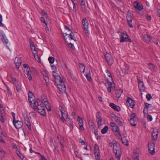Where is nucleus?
<instances>
[{
    "label": "nucleus",
    "mask_w": 160,
    "mask_h": 160,
    "mask_svg": "<svg viewBox=\"0 0 160 160\" xmlns=\"http://www.w3.org/2000/svg\"><path fill=\"white\" fill-rule=\"evenodd\" d=\"M44 79L46 81V85L47 86L49 85V81L48 75H47L43 77Z\"/></svg>",
    "instance_id": "obj_35"
},
{
    "label": "nucleus",
    "mask_w": 160,
    "mask_h": 160,
    "mask_svg": "<svg viewBox=\"0 0 160 160\" xmlns=\"http://www.w3.org/2000/svg\"><path fill=\"white\" fill-rule=\"evenodd\" d=\"M110 106L112 108L117 111H119L120 110V107L119 106L113 103H110Z\"/></svg>",
    "instance_id": "obj_22"
},
{
    "label": "nucleus",
    "mask_w": 160,
    "mask_h": 160,
    "mask_svg": "<svg viewBox=\"0 0 160 160\" xmlns=\"http://www.w3.org/2000/svg\"><path fill=\"white\" fill-rule=\"evenodd\" d=\"M32 108L34 110H35L37 108V104L36 103V102L35 100L33 101H32L31 102H29Z\"/></svg>",
    "instance_id": "obj_29"
},
{
    "label": "nucleus",
    "mask_w": 160,
    "mask_h": 160,
    "mask_svg": "<svg viewBox=\"0 0 160 160\" xmlns=\"http://www.w3.org/2000/svg\"><path fill=\"white\" fill-rule=\"evenodd\" d=\"M116 122L120 126H122L123 125V122L121 121L120 119V118L119 117H118L115 120Z\"/></svg>",
    "instance_id": "obj_31"
},
{
    "label": "nucleus",
    "mask_w": 160,
    "mask_h": 160,
    "mask_svg": "<svg viewBox=\"0 0 160 160\" xmlns=\"http://www.w3.org/2000/svg\"><path fill=\"white\" fill-rule=\"evenodd\" d=\"M108 126H105L103 129L101 130V132L102 134L105 133L108 130Z\"/></svg>",
    "instance_id": "obj_38"
},
{
    "label": "nucleus",
    "mask_w": 160,
    "mask_h": 160,
    "mask_svg": "<svg viewBox=\"0 0 160 160\" xmlns=\"http://www.w3.org/2000/svg\"><path fill=\"white\" fill-rule=\"evenodd\" d=\"M80 3L81 8L82 10L83 11H85L86 10L87 7L85 5V2L84 0L79 1Z\"/></svg>",
    "instance_id": "obj_26"
},
{
    "label": "nucleus",
    "mask_w": 160,
    "mask_h": 160,
    "mask_svg": "<svg viewBox=\"0 0 160 160\" xmlns=\"http://www.w3.org/2000/svg\"><path fill=\"white\" fill-rule=\"evenodd\" d=\"M79 68L81 72L84 73L85 68L84 64L82 63H80L79 65Z\"/></svg>",
    "instance_id": "obj_32"
},
{
    "label": "nucleus",
    "mask_w": 160,
    "mask_h": 160,
    "mask_svg": "<svg viewBox=\"0 0 160 160\" xmlns=\"http://www.w3.org/2000/svg\"><path fill=\"white\" fill-rule=\"evenodd\" d=\"M112 130L113 131L117 132V133L120 136H121V135L119 132V129L118 126H116L115 127H114L112 128Z\"/></svg>",
    "instance_id": "obj_30"
},
{
    "label": "nucleus",
    "mask_w": 160,
    "mask_h": 160,
    "mask_svg": "<svg viewBox=\"0 0 160 160\" xmlns=\"http://www.w3.org/2000/svg\"><path fill=\"white\" fill-rule=\"evenodd\" d=\"M40 160H47L46 158L43 155L41 156V159Z\"/></svg>",
    "instance_id": "obj_63"
},
{
    "label": "nucleus",
    "mask_w": 160,
    "mask_h": 160,
    "mask_svg": "<svg viewBox=\"0 0 160 160\" xmlns=\"http://www.w3.org/2000/svg\"><path fill=\"white\" fill-rule=\"evenodd\" d=\"M143 39L144 42L148 43L151 41V37L147 34H145L143 36Z\"/></svg>",
    "instance_id": "obj_24"
},
{
    "label": "nucleus",
    "mask_w": 160,
    "mask_h": 160,
    "mask_svg": "<svg viewBox=\"0 0 160 160\" xmlns=\"http://www.w3.org/2000/svg\"><path fill=\"white\" fill-rule=\"evenodd\" d=\"M53 73L52 75L54 77L55 83L56 85L61 83V82H65V78H62V79L60 76L58 75L57 73H55L54 71H53Z\"/></svg>",
    "instance_id": "obj_5"
},
{
    "label": "nucleus",
    "mask_w": 160,
    "mask_h": 160,
    "mask_svg": "<svg viewBox=\"0 0 160 160\" xmlns=\"http://www.w3.org/2000/svg\"><path fill=\"white\" fill-rule=\"evenodd\" d=\"M113 151L115 154L116 158L118 160H119L122 154L121 147L119 143L118 142L113 146Z\"/></svg>",
    "instance_id": "obj_3"
},
{
    "label": "nucleus",
    "mask_w": 160,
    "mask_h": 160,
    "mask_svg": "<svg viewBox=\"0 0 160 160\" xmlns=\"http://www.w3.org/2000/svg\"><path fill=\"white\" fill-rule=\"evenodd\" d=\"M12 122L15 127L17 129H20L23 125L22 123L20 121L15 120L12 121Z\"/></svg>",
    "instance_id": "obj_13"
},
{
    "label": "nucleus",
    "mask_w": 160,
    "mask_h": 160,
    "mask_svg": "<svg viewBox=\"0 0 160 160\" xmlns=\"http://www.w3.org/2000/svg\"><path fill=\"white\" fill-rule=\"evenodd\" d=\"M65 28L66 30H67L68 32H70L72 31L71 29L68 26H65Z\"/></svg>",
    "instance_id": "obj_59"
},
{
    "label": "nucleus",
    "mask_w": 160,
    "mask_h": 160,
    "mask_svg": "<svg viewBox=\"0 0 160 160\" xmlns=\"http://www.w3.org/2000/svg\"><path fill=\"white\" fill-rule=\"evenodd\" d=\"M79 142L81 143L82 145H85V142L82 139V138H80L79 140Z\"/></svg>",
    "instance_id": "obj_57"
},
{
    "label": "nucleus",
    "mask_w": 160,
    "mask_h": 160,
    "mask_svg": "<svg viewBox=\"0 0 160 160\" xmlns=\"http://www.w3.org/2000/svg\"><path fill=\"white\" fill-rule=\"evenodd\" d=\"M23 117L24 119V122L29 130H31V124L28 117L25 113H22Z\"/></svg>",
    "instance_id": "obj_6"
},
{
    "label": "nucleus",
    "mask_w": 160,
    "mask_h": 160,
    "mask_svg": "<svg viewBox=\"0 0 160 160\" xmlns=\"http://www.w3.org/2000/svg\"><path fill=\"white\" fill-rule=\"evenodd\" d=\"M110 125L112 128L113 127L114 128V127H115L116 126H117L116 124L115 123L112 122H110Z\"/></svg>",
    "instance_id": "obj_61"
},
{
    "label": "nucleus",
    "mask_w": 160,
    "mask_h": 160,
    "mask_svg": "<svg viewBox=\"0 0 160 160\" xmlns=\"http://www.w3.org/2000/svg\"><path fill=\"white\" fill-rule=\"evenodd\" d=\"M62 34L63 35V36L64 37V40L65 41V42H67L66 41V39L65 38V36H67L68 35L69 37V38L72 40H74V41H76V40L75 39H74V34L73 32L72 31H71L70 32V33L68 34L67 33V32H62Z\"/></svg>",
    "instance_id": "obj_15"
},
{
    "label": "nucleus",
    "mask_w": 160,
    "mask_h": 160,
    "mask_svg": "<svg viewBox=\"0 0 160 160\" xmlns=\"http://www.w3.org/2000/svg\"><path fill=\"white\" fill-rule=\"evenodd\" d=\"M2 15L0 14V26L1 27H2L4 26L3 24L2 23Z\"/></svg>",
    "instance_id": "obj_50"
},
{
    "label": "nucleus",
    "mask_w": 160,
    "mask_h": 160,
    "mask_svg": "<svg viewBox=\"0 0 160 160\" xmlns=\"http://www.w3.org/2000/svg\"><path fill=\"white\" fill-rule=\"evenodd\" d=\"M106 74L109 77L111 78V80H112V78L111 77V73L108 70H106Z\"/></svg>",
    "instance_id": "obj_43"
},
{
    "label": "nucleus",
    "mask_w": 160,
    "mask_h": 160,
    "mask_svg": "<svg viewBox=\"0 0 160 160\" xmlns=\"http://www.w3.org/2000/svg\"><path fill=\"white\" fill-rule=\"evenodd\" d=\"M105 57L108 64L111 65L114 62V60L111 55L109 53H107L105 54Z\"/></svg>",
    "instance_id": "obj_8"
},
{
    "label": "nucleus",
    "mask_w": 160,
    "mask_h": 160,
    "mask_svg": "<svg viewBox=\"0 0 160 160\" xmlns=\"http://www.w3.org/2000/svg\"><path fill=\"white\" fill-rule=\"evenodd\" d=\"M24 72L27 75V78L29 81L32 80V77L31 76L32 72L30 68H27V69L25 70Z\"/></svg>",
    "instance_id": "obj_20"
},
{
    "label": "nucleus",
    "mask_w": 160,
    "mask_h": 160,
    "mask_svg": "<svg viewBox=\"0 0 160 160\" xmlns=\"http://www.w3.org/2000/svg\"><path fill=\"white\" fill-rule=\"evenodd\" d=\"M134 6V8L136 9L138 11H141L143 9V7L142 5H140L139 3L137 1H135L133 2Z\"/></svg>",
    "instance_id": "obj_18"
},
{
    "label": "nucleus",
    "mask_w": 160,
    "mask_h": 160,
    "mask_svg": "<svg viewBox=\"0 0 160 160\" xmlns=\"http://www.w3.org/2000/svg\"><path fill=\"white\" fill-rule=\"evenodd\" d=\"M133 17L131 14L130 13L129 14H128L127 16V22H130L132 21L133 19Z\"/></svg>",
    "instance_id": "obj_34"
},
{
    "label": "nucleus",
    "mask_w": 160,
    "mask_h": 160,
    "mask_svg": "<svg viewBox=\"0 0 160 160\" xmlns=\"http://www.w3.org/2000/svg\"><path fill=\"white\" fill-rule=\"evenodd\" d=\"M127 22L129 27L131 28H132L133 25H132V21H130V22Z\"/></svg>",
    "instance_id": "obj_56"
},
{
    "label": "nucleus",
    "mask_w": 160,
    "mask_h": 160,
    "mask_svg": "<svg viewBox=\"0 0 160 160\" xmlns=\"http://www.w3.org/2000/svg\"><path fill=\"white\" fill-rule=\"evenodd\" d=\"M96 120L99 126L102 125L101 122L102 121V119L100 113L99 112H98L96 113Z\"/></svg>",
    "instance_id": "obj_17"
},
{
    "label": "nucleus",
    "mask_w": 160,
    "mask_h": 160,
    "mask_svg": "<svg viewBox=\"0 0 160 160\" xmlns=\"http://www.w3.org/2000/svg\"><path fill=\"white\" fill-rule=\"evenodd\" d=\"M147 118L148 121H151L152 120V116L150 115H148V116Z\"/></svg>",
    "instance_id": "obj_53"
},
{
    "label": "nucleus",
    "mask_w": 160,
    "mask_h": 160,
    "mask_svg": "<svg viewBox=\"0 0 160 160\" xmlns=\"http://www.w3.org/2000/svg\"><path fill=\"white\" fill-rule=\"evenodd\" d=\"M78 123L79 125H83V122L82 119L80 118L79 116H78Z\"/></svg>",
    "instance_id": "obj_41"
},
{
    "label": "nucleus",
    "mask_w": 160,
    "mask_h": 160,
    "mask_svg": "<svg viewBox=\"0 0 160 160\" xmlns=\"http://www.w3.org/2000/svg\"><path fill=\"white\" fill-rule=\"evenodd\" d=\"M111 116L115 120L116 119V118H117V117H118V116L114 114H112V113L111 114Z\"/></svg>",
    "instance_id": "obj_58"
},
{
    "label": "nucleus",
    "mask_w": 160,
    "mask_h": 160,
    "mask_svg": "<svg viewBox=\"0 0 160 160\" xmlns=\"http://www.w3.org/2000/svg\"><path fill=\"white\" fill-rule=\"evenodd\" d=\"M74 153L75 154L76 157L77 158L80 159L82 160V158L79 156L78 152L77 151H75Z\"/></svg>",
    "instance_id": "obj_54"
},
{
    "label": "nucleus",
    "mask_w": 160,
    "mask_h": 160,
    "mask_svg": "<svg viewBox=\"0 0 160 160\" xmlns=\"http://www.w3.org/2000/svg\"><path fill=\"white\" fill-rule=\"evenodd\" d=\"M94 154L97 159H100V154L98 147L97 144L94 145Z\"/></svg>",
    "instance_id": "obj_12"
},
{
    "label": "nucleus",
    "mask_w": 160,
    "mask_h": 160,
    "mask_svg": "<svg viewBox=\"0 0 160 160\" xmlns=\"http://www.w3.org/2000/svg\"><path fill=\"white\" fill-rule=\"evenodd\" d=\"M151 106V104H148L147 103H145V108L148 109Z\"/></svg>",
    "instance_id": "obj_47"
},
{
    "label": "nucleus",
    "mask_w": 160,
    "mask_h": 160,
    "mask_svg": "<svg viewBox=\"0 0 160 160\" xmlns=\"http://www.w3.org/2000/svg\"><path fill=\"white\" fill-rule=\"evenodd\" d=\"M40 99H37L38 104L37 109L38 112L41 115L45 116L46 115V112L44 106L49 111H51V107L48 103L47 98L43 95L41 96Z\"/></svg>",
    "instance_id": "obj_1"
},
{
    "label": "nucleus",
    "mask_w": 160,
    "mask_h": 160,
    "mask_svg": "<svg viewBox=\"0 0 160 160\" xmlns=\"http://www.w3.org/2000/svg\"><path fill=\"white\" fill-rule=\"evenodd\" d=\"M148 150L151 155H153L155 153V144L152 141L149 142L148 143Z\"/></svg>",
    "instance_id": "obj_7"
},
{
    "label": "nucleus",
    "mask_w": 160,
    "mask_h": 160,
    "mask_svg": "<svg viewBox=\"0 0 160 160\" xmlns=\"http://www.w3.org/2000/svg\"><path fill=\"white\" fill-rule=\"evenodd\" d=\"M121 140L122 143L124 144L126 146L128 145V141L125 138H123V139L122 138Z\"/></svg>",
    "instance_id": "obj_39"
},
{
    "label": "nucleus",
    "mask_w": 160,
    "mask_h": 160,
    "mask_svg": "<svg viewBox=\"0 0 160 160\" xmlns=\"http://www.w3.org/2000/svg\"><path fill=\"white\" fill-rule=\"evenodd\" d=\"M110 86H111L112 89L115 90V84L113 83V81L112 82H110Z\"/></svg>",
    "instance_id": "obj_45"
},
{
    "label": "nucleus",
    "mask_w": 160,
    "mask_h": 160,
    "mask_svg": "<svg viewBox=\"0 0 160 160\" xmlns=\"http://www.w3.org/2000/svg\"><path fill=\"white\" fill-rule=\"evenodd\" d=\"M61 113L62 115L60 117V119L62 122H64L65 120L64 117L69 119V118L68 117V114L65 111H62V112Z\"/></svg>",
    "instance_id": "obj_19"
},
{
    "label": "nucleus",
    "mask_w": 160,
    "mask_h": 160,
    "mask_svg": "<svg viewBox=\"0 0 160 160\" xmlns=\"http://www.w3.org/2000/svg\"><path fill=\"white\" fill-rule=\"evenodd\" d=\"M158 131H156V132L153 131L152 133V139L154 140H157L158 136Z\"/></svg>",
    "instance_id": "obj_27"
},
{
    "label": "nucleus",
    "mask_w": 160,
    "mask_h": 160,
    "mask_svg": "<svg viewBox=\"0 0 160 160\" xmlns=\"http://www.w3.org/2000/svg\"><path fill=\"white\" fill-rule=\"evenodd\" d=\"M0 36L3 42L5 45H7L8 42V40L3 32L1 31L0 32Z\"/></svg>",
    "instance_id": "obj_10"
},
{
    "label": "nucleus",
    "mask_w": 160,
    "mask_h": 160,
    "mask_svg": "<svg viewBox=\"0 0 160 160\" xmlns=\"http://www.w3.org/2000/svg\"><path fill=\"white\" fill-rule=\"evenodd\" d=\"M86 77L88 81H90L92 80V78L90 73L86 74Z\"/></svg>",
    "instance_id": "obj_44"
},
{
    "label": "nucleus",
    "mask_w": 160,
    "mask_h": 160,
    "mask_svg": "<svg viewBox=\"0 0 160 160\" xmlns=\"http://www.w3.org/2000/svg\"><path fill=\"white\" fill-rule=\"evenodd\" d=\"M137 80L138 82V88L140 91V92L144 91H145V87L143 82L138 78Z\"/></svg>",
    "instance_id": "obj_16"
},
{
    "label": "nucleus",
    "mask_w": 160,
    "mask_h": 160,
    "mask_svg": "<svg viewBox=\"0 0 160 160\" xmlns=\"http://www.w3.org/2000/svg\"><path fill=\"white\" fill-rule=\"evenodd\" d=\"M126 103L128 107H130L132 108L134 107L135 103L134 101L129 98H127Z\"/></svg>",
    "instance_id": "obj_14"
},
{
    "label": "nucleus",
    "mask_w": 160,
    "mask_h": 160,
    "mask_svg": "<svg viewBox=\"0 0 160 160\" xmlns=\"http://www.w3.org/2000/svg\"><path fill=\"white\" fill-rule=\"evenodd\" d=\"M41 20L42 22H43L45 24L46 26H47L48 25L47 23L46 22L44 18L41 17Z\"/></svg>",
    "instance_id": "obj_52"
},
{
    "label": "nucleus",
    "mask_w": 160,
    "mask_h": 160,
    "mask_svg": "<svg viewBox=\"0 0 160 160\" xmlns=\"http://www.w3.org/2000/svg\"><path fill=\"white\" fill-rule=\"evenodd\" d=\"M41 73L43 75V77L47 75H48V73L47 72L45 71H42Z\"/></svg>",
    "instance_id": "obj_51"
},
{
    "label": "nucleus",
    "mask_w": 160,
    "mask_h": 160,
    "mask_svg": "<svg viewBox=\"0 0 160 160\" xmlns=\"http://www.w3.org/2000/svg\"><path fill=\"white\" fill-rule=\"evenodd\" d=\"M48 60L49 63L51 64H52L54 62V58L52 57H50L48 58Z\"/></svg>",
    "instance_id": "obj_42"
},
{
    "label": "nucleus",
    "mask_w": 160,
    "mask_h": 160,
    "mask_svg": "<svg viewBox=\"0 0 160 160\" xmlns=\"http://www.w3.org/2000/svg\"><path fill=\"white\" fill-rule=\"evenodd\" d=\"M123 92V90L122 89L119 90H117L115 91V95L116 97L119 98L121 96L122 93Z\"/></svg>",
    "instance_id": "obj_28"
},
{
    "label": "nucleus",
    "mask_w": 160,
    "mask_h": 160,
    "mask_svg": "<svg viewBox=\"0 0 160 160\" xmlns=\"http://www.w3.org/2000/svg\"><path fill=\"white\" fill-rule=\"evenodd\" d=\"M82 29L83 30L84 34L86 36H88L90 34V32L89 30V24L86 18L84 17L82 18Z\"/></svg>",
    "instance_id": "obj_2"
},
{
    "label": "nucleus",
    "mask_w": 160,
    "mask_h": 160,
    "mask_svg": "<svg viewBox=\"0 0 160 160\" xmlns=\"http://www.w3.org/2000/svg\"><path fill=\"white\" fill-rule=\"evenodd\" d=\"M104 85L107 87H108V86H110V82L108 81V79H107V82H106L105 83H104Z\"/></svg>",
    "instance_id": "obj_55"
},
{
    "label": "nucleus",
    "mask_w": 160,
    "mask_h": 160,
    "mask_svg": "<svg viewBox=\"0 0 160 160\" xmlns=\"http://www.w3.org/2000/svg\"><path fill=\"white\" fill-rule=\"evenodd\" d=\"M117 142L116 140H113L112 142L109 143L108 145L110 147H112V146L113 147Z\"/></svg>",
    "instance_id": "obj_40"
},
{
    "label": "nucleus",
    "mask_w": 160,
    "mask_h": 160,
    "mask_svg": "<svg viewBox=\"0 0 160 160\" xmlns=\"http://www.w3.org/2000/svg\"><path fill=\"white\" fill-rule=\"evenodd\" d=\"M16 67L18 68L22 63V60L19 57H16L14 60Z\"/></svg>",
    "instance_id": "obj_21"
},
{
    "label": "nucleus",
    "mask_w": 160,
    "mask_h": 160,
    "mask_svg": "<svg viewBox=\"0 0 160 160\" xmlns=\"http://www.w3.org/2000/svg\"><path fill=\"white\" fill-rule=\"evenodd\" d=\"M16 153L17 155L19 157V158L22 160H23L24 157L20 152L19 150H17L16 151Z\"/></svg>",
    "instance_id": "obj_33"
},
{
    "label": "nucleus",
    "mask_w": 160,
    "mask_h": 160,
    "mask_svg": "<svg viewBox=\"0 0 160 160\" xmlns=\"http://www.w3.org/2000/svg\"><path fill=\"white\" fill-rule=\"evenodd\" d=\"M146 98L148 101H150L151 98H152V97L151 96V95L149 94H147L146 96Z\"/></svg>",
    "instance_id": "obj_46"
},
{
    "label": "nucleus",
    "mask_w": 160,
    "mask_h": 160,
    "mask_svg": "<svg viewBox=\"0 0 160 160\" xmlns=\"http://www.w3.org/2000/svg\"><path fill=\"white\" fill-rule=\"evenodd\" d=\"M13 83L14 84V85L16 87L17 86H19V85L20 84L17 81H16L15 82H13Z\"/></svg>",
    "instance_id": "obj_60"
},
{
    "label": "nucleus",
    "mask_w": 160,
    "mask_h": 160,
    "mask_svg": "<svg viewBox=\"0 0 160 160\" xmlns=\"http://www.w3.org/2000/svg\"><path fill=\"white\" fill-rule=\"evenodd\" d=\"M16 89L18 92H19L21 89V85H19V86H17L16 87Z\"/></svg>",
    "instance_id": "obj_62"
},
{
    "label": "nucleus",
    "mask_w": 160,
    "mask_h": 160,
    "mask_svg": "<svg viewBox=\"0 0 160 160\" xmlns=\"http://www.w3.org/2000/svg\"><path fill=\"white\" fill-rule=\"evenodd\" d=\"M135 114L134 113H132L130 116V118L129 119V122L130 124L133 126H135L136 125L137 122L136 121Z\"/></svg>",
    "instance_id": "obj_9"
},
{
    "label": "nucleus",
    "mask_w": 160,
    "mask_h": 160,
    "mask_svg": "<svg viewBox=\"0 0 160 160\" xmlns=\"http://www.w3.org/2000/svg\"><path fill=\"white\" fill-rule=\"evenodd\" d=\"M125 41L131 42L132 40L127 33H122L120 35V42H122Z\"/></svg>",
    "instance_id": "obj_4"
},
{
    "label": "nucleus",
    "mask_w": 160,
    "mask_h": 160,
    "mask_svg": "<svg viewBox=\"0 0 160 160\" xmlns=\"http://www.w3.org/2000/svg\"><path fill=\"white\" fill-rule=\"evenodd\" d=\"M65 82H61V83L58 84L57 87L58 89L62 92H65L66 91V88L64 84Z\"/></svg>",
    "instance_id": "obj_11"
},
{
    "label": "nucleus",
    "mask_w": 160,
    "mask_h": 160,
    "mask_svg": "<svg viewBox=\"0 0 160 160\" xmlns=\"http://www.w3.org/2000/svg\"><path fill=\"white\" fill-rule=\"evenodd\" d=\"M28 98L29 102H31L32 101H34V97L32 93L30 91H29L28 93Z\"/></svg>",
    "instance_id": "obj_23"
},
{
    "label": "nucleus",
    "mask_w": 160,
    "mask_h": 160,
    "mask_svg": "<svg viewBox=\"0 0 160 160\" xmlns=\"http://www.w3.org/2000/svg\"><path fill=\"white\" fill-rule=\"evenodd\" d=\"M5 112H0V121L4 123L5 121Z\"/></svg>",
    "instance_id": "obj_25"
},
{
    "label": "nucleus",
    "mask_w": 160,
    "mask_h": 160,
    "mask_svg": "<svg viewBox=\"0 0 160 160\" xmlns=\"http://www.w3.org/2000/svg\"><path fill=\"white\" fill-rule=\"evenodd\" d=\"M5 112L4 111L3 108V105L2 104H0V112Z\"/></svg>",
    "instance_id": "obj_49"
},
{
    "label": "nucleus",
    "mask_w": 160,
    "mask_h": 160,
    "mask_svg": "<svg viewBox=\"0 0 160 160\" xmlns=\"http://www.w3.org/2000/svg\"><path fill=\"white\" fill-rule=\"evenodd\" d=\"M34 57L36 60L39 63L41 62V60L40 57L38 56V54L36 55L35 53H33Z\"/></svg>",
    "instance_id": "obj_37"
},
{
    "label": "nucleus",
    "mask_w": 160,
    "mask_h": 160,
    "mask_svg": "<svg viewBox=\"0 0 160 160\" xmlns=\"http://www.w3.org/2000/svg\"><path fill=\"white\" fill-rule=\"evenodd\" d=\"M157 12H158V15L160 17V8H157Z\"/></svg>",
    "instance_id": "obj_64"
},
{
    "label": "nucleus",
    "mask_w": 160,
    "mask_h": 160,
    "mask_svg": "<svg viewBox=\"0 0 160 160\" xmlns=\"http://www.w3.org/2000/svg\"><path fill=\"white\" fill-rule=\"evenodd\" d=\"M148 65L149 66V68L152 71H155V66L152 63H149L148 64Z\"/></svg>",
    "instance_id": "obj_36"
},
{
    "label": "nucleus",
    "mask_w": 160,
    "mask_h": 160,
    "mask_svg": "<svg viewBox=\"0 0 160 160\" xmlns=\"http://www.w3.org/2000/svg\"><path fill=\"white\" fill-rule=\"evenodd\" d=\"M10 78L12 80V82H15L16 81V78L13 76L11 75L10 76Z\"/></svg>",
    "instance_id": "obj_48"
}]
</instances>
